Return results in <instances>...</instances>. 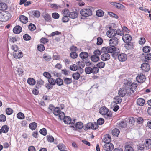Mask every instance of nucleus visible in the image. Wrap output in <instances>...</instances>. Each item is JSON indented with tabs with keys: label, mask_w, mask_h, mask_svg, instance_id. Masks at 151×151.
I'll return each instance as SVG.
<instances>
[{
	"label": "nucleus",
	"mask_w": 151,
	"mask_h": 151,
	"mask_svg": "<svg viewBox=\"0 0 151 151\" xmlns=\"http://www.w3.org/2000/svg\"><path fill=\"white\" fill-rule=\"evenodd\" d=\"M11 17V14L8 11L2 12L0 13V21L2 22L7 21Z\"/></svg>",
	"instance_id": "obj_1"
},
{
	"label": "nucleus",
	"mask_w": 151,
	"mask_h": 151,
	"mask_svg": "<svg viewBox=\"0 0 151 151\" xmlns=\"http://www.w3.org/2000/svg\"><path fill=\"white\" fill-rule=\"evenodd\" d=\"M80 13L82 16L88 17L92 14V11L89 8H84L81 10Z\"/></svg>",
	"instance_id": "obj_2"
},
{
	"label": "nucleus",
	"mask_w": 151,
	"mask_h": 151,
	"mask_svg": "<svg viewBox=\"0 0 151 151\" xmlns=\"http://www.w3.org/2000/svg\"><path fill=\"white\" fill-rule=\"evenodd\" d=\"M123 88L125 91L127 92V95L130 96L132 93H130L131 90V82H128L126 83H124L123 86Z\"/></svg>",
	"instance_id": "obj_3"
},
{
	"label": "nucleus",
	"mask_w": 151,
	"mask_h": 151,
	"mask_svg": "<svg viewBox=\"0 0 151 151\" xmlns=\"http://www.w3.org/2000/svg\"><path fill=\"white\" fill-rule=\"evenodd\" d=\"M117 33V31L115 29H110L106 33V34L109 38L115 36Z\"/></svg>",
	"instance_id": "obj_4"
},
{
	"label": "nucleus",
	"mask_w": 151,
	"mask_h": 151,
	"mask_svg": "<svg viewBox=\"0 0 151 151\" xmlns=\"http://www.w3.org/2000/svg\"><path fill=\"white\" fill-rule=\"evenodd\" d=\"M103 148L106 151H110L113 149L114 146L111 143H107L104 145Z\"/></svg>",
	"instance_id": "obj_5"
},
{
	"label": "nucleus",
	"mask_w": 151,
	"mask_h": 151,
	"mask_svg": "<svg viewBox=\"0 0 151 151\" xmlns=\"http://www.w3.org/2000/svg\"><path fill=\"white\" fill-rule=\"evenodd\" d=\"M118 40L116 37H114L111 39L109 41V43L110 46H114L116 45L118 42Z\"/></svg>",
	"instance_id": "obj_6"
},
{
	"label": "nucleus",
	"mask_w": 151,
	"mask_h": 151,
	"mask_svg": "<svg viewBox=\"0 0 151 151\" xmlns=\"http://www.w3.org/2000/svg\"><path fill=\"white\" fill-rule=\"evenodd\" d=\"M104 49L105 50L106 52L108 53H112L115 52L116 53V48L114 46H110L104 47Z\"/></svg>",
	"instance_id": "obj_7"
},
{
	"label": "nucleus",
	"mask_w": 151,
	"mask_h": 151,
	"mask_svg": "<svg viewBox=\"0 0 151 151\" xmlns=\"http://www.w3.org/2000/svg\"><path fill=\"white\" fill-rule=\"evenodd\" d=\"M146 79L145 76L143 74H140L138 75L136 79L137 81L140 83H143L144 82Z\"/></svg>",
	"instance_id": "obj_8"
},
{
	"label": "nucleus",
	"mask_w": 151,
	"mask_h": 151,
	"mask_svg": "<svg viewBox=\"0 0 151 151\" xmlns=\"http://www.w3.org/2000/svg\"><path fill=\"white\" fill-rule=\"evenodd\" d=\"M13 55L16 58H20L23 55L22 52L20 50L14 52Z\"/></svg>",
	"instance_id": "obj_9"
},
{
	"label": "nucleus",
	"mask_w": 151,
	"mask_h": 151,
	"mask_svg": "<svg viewBox=\"0 0 151 151\" xmlns=\"http://www.w3.org/2000/svg\"><path fill=\"white\" fill-rule=\"evenodd\" d=\"M123 41L125 43L129 42L132 40L131 36L128 34H125L122 37Z\"/></svg>",
	"instance_id": "obj_10"
},
{
	"label": "nucleus",
	"mask_w": 151,
	"mask_h": 151,
	"mask_svg": "<svg viewBox=\"0 0 151 151\" xmlns=\"http://www.w3.org/2000/svg\"><path fill=\"white\" fill-rule=\"evenodd\" d=\"M141 69L144 71L147 72L150 70V65L146 63H144L141 65Z\"/></svg>",
	"instance_id": "obj_11"
},
{
	"label": "nucleus",
	"mask_w": 151,
	"mask_h": 151,
	"mask_svg": "<svg viewBox=\"0 0 151 151\" xmlns=\"http://www.w3.org/2000/svg\"><path fill=\"white\" fill-rule=\"evenodd\" d=\"M118 59L120 61L123 62L125 61L127 58V55L124 53L119 54L118 56Z\"/></svg>",
	"instance_id": "obj_12"
},
{
	"label": "nucleus",
	"mask_w": 151,
	"mask_h": 151,
	"mask_svg": "<svg viewBox=\"0 0 151 151\" xmlns=\"http://www.w3.org/2000/svg\"><path fill=\"white\" fill-rule=\"evenodd\" d=\"M73 128H76L77 129H81L83 127V123L80 122H78L75 124H73L72 126Z\"/></svg>",
	"instance_id": "obj_13"
},
{
	"label": "nucleus",
	"mask_w": 151,
	"mask_h": 151,
	"mask_svg": "<svg viewBox=\"0 0 151 151\" xmlns=\"http://www.w3.org/2000/svg\"><path fill=\"white\" fill-rule=\"evenodd\" d=\"M110 56L109 54L106 53L103 54L101 56V58L103 61H107L110 59Z\"/></svg>",
	"instance_id": "obj_14"
},
{
	"label": "nucleus",
	"mask_w": 151,
	"mask_h": 151,
	"mask_svg": "<svg viewBox=\"0 0 151 151\" xmlns=\"http://www.w3.org/2000/svg\"><path fill=\"white\" fill-rule=\"evenodd\" d=\"M103 141L106 144L110 143L111 141V138L109 135H106L104 136L102 139Z\"/></svg>",
	"instance_id": "obj_15"
},
{
	"label": "nucleus",
	"mask_w": 151,
	"mask_h": 151,
	"mask_svg": "<svg viewBox=\"0 0 151 151\" xmlns=\"http://www.w3.org/2000/svg\"><path fill=\"white\" fill-rule=\"evenodd\" d=\"M22 27L19 25L16 26L13 29V32L15 34H19L22 31Z\"/></svg>",
	"instance_id": "obj_16"
},
{
	"label": "nucleus",
	"mask_w": 151,
	"mask_h": 151,
	"mask_svg": "<svg viewBox=\"0 0 151 151\" xmlns=\"http://www.w3.org/2000/svg\"><path fill=\"white\" fill-rule=\"evenodd\" d=\"M99 111L101 114L104 115L108 112V109L106 107H102L100 109Z\"/></svg>",
	"instance_id": "obj_17"
},
{
	"label": "nucleus",
	"mask_w": 151,
	"mask_h": 151,
	"mask_svg": "<svg viewBox=\"0 0 151 151\" xmlns=\"http://www.w3.org/2000/svg\"><path fill=\"white\" fill-rule=\"evenodd\" d=\"M64 123L66 124H71L72 126V124H74L73 122L71 123V119L70 117L68 116H65L64 118Z\"/></svg>",
	"instance_id": "obj_18"
},
{
	"label": "nucleus",
	"mask_w": 151,
	"mask_h": 151,
	"mask_svg": "<svg viewBox=\"0 0 151 151\" xmlns=\"http://www.w3.org/2000/svg\"><path fill=\"white\" fill-rule=\"evenodd\" d=\"M145 100L144 99L142 98H139L137 100V104L140 106H143L145 103Z\"/></svg>",
	"instance_id": "obj_19"
},
{
	"label": "nucleus",
	"mask_w": 151,
	"mask_h": 151,
	"mask_svg": "<svg viewBox=\"0 0 151 151\" xmlns=\"http://www.w3.org/2000/svg\"><path fill=\"white\" fill-rule=\"evenodd\" d=\"M137 83H131V90L129 92L130 93H133L135 91L136 89L137 88Z\"/></svg>",
	"instance_id": "obj_20"
},
{
	"label": "nucleus",
	"mask_w": 151,
	"mask_h": 151,
	"mask_svg": "<svg viewBox=\"0 0 151 151\" xmlns=\"http://www.w3.org/2000/svg\"><path fill=\"white\" fill-rule=\"evenodd\" d=\"M9 38V42L12 43H14L18 41L20 39L19 37L16 36L14 37L10 36Z\"/></svg>",
	"instance_id": "obj_21"
},
{
	"label": "nucleus",
	"mask_w": 151,
	"mask_h": 151,
	"mask_svg": "<svg viewBox=\"0 0 151 151\" xmlns=\"http://www.w3.org/2000/svg\"><path fill=\"white\" fill-rule=\"evenodd\" d=\"M78 13L76 11L71 12L69 14V17L72 19H75L76 18L78 15Z\"/></svg>",
	"instance_id": "obj_22"
},
{
	"label": "nucleus",
	"mask_w": 151,
	"mask_h": 151,
	"mask_svg": "<svg viewBox=\"0 0 151 151\" xmlns=\"http://www.w3.org/2000/svg\"><path fill=\"white\" fill-rule=\"evenodd\" d=\"M127 93V91H125L123 88L119 90L118 94L122 97L124 96Z\"/></svg>",
	"instance_id": "obj_23"
},
{
	"label": "nucleus",
	"mask_w": 151,
	"mask_h": 151,
	"mask_svg": "<svg viewBox=\"0 0 151 151\" xmlns=\"http://www.w3.org/2000/svg\"><path fill=\"white\" fill-rule=\"evenodd\" d=\"M147 149H148L151 148V139H147L144 144Z\"/></svg>",
	"instance_id": "obj_24"
},
{
	"label": "nucleus",
	"mask_w": 151,
	"mask_h": 151,
	"mask_svg": "<svg viewBox=\"0 0 151 151\" xmlns=\"http://www.w3.org/2000/svg\"><path fill=\"white\" fill-rule=\"evenodd\" d=\"M122 101V98L118 96H116L114 99V102L116 104H120Z\"/></svg>",
	"instance_id": "obj_25"
},
{
	"label": "nucleus",
	"mask_w": 151,
	"mask_h": 151,
	"mask_svg": "<svg viewBox=\"0 0 151 151\" xmlns=\"http://www.w3.org/2000/svg\"><path fill=\"white\" fill-rule=\"evenodd\" d=\"M79 56L82 60L86 59L88 58V54L87 52H82L80 54Z\"/></svg>",
	"instance_id": "obj_26"
},
{
	"label": "nucleus",
	"mask_w": 151,
	"mask_h": 151,
	"mask_svg": "<svg viewBox=\"0 0 151 151\" xmlns=\"http://www.w3.org/2000/svg\"><path fill=\"white\" fill-rule=\"evenodd\" d=\"M55 83H56L57 85L60 86L63 84V81L62 79L58 78L55 80Z\"/></svg>",
	"instance_id": "obj_27"
},
{
	"label": "nucleus",
	"mask_w": 151,
	"mask_h": 151,
	"mask_svg": "<svg viewBox=\"0 0 151 151\" xmlns=\"http://www.w3.org/2000/svg\"><path fill=\"white\" fill-rule=\"evenodd\" d=\"M20 20L23 23H26L28 22V18L22 15L19 18Z\"/></svg>",
	"instance_id": "obj_28"
},
{
	"label": "nucleus",
	"mask_w": 151,
	"mask_h": 151,
	"mask_svg": "<svg viewBox=\"0 0 151 151\" xmlns=\"http://www.w3.org/2000/svg\"><path fill=\"white\" fill-rule=\"evenodd\" d=\"M63 81L64 83L67 85L70 84L72 82V78H64V80Z\"/></svg>",
	"instance_id": "obj_29"
},
{
	"label": "nucleus",
	"mask_w": 151,
	"mask_h": 151,
	"mask_svg": "<svg viewBox=\"0 0 151 151\" xmlns=\"http://www.w3.org/2000/svg\"><path fill=\"white\" fill-rule=\"evenodd\" d=\"M27 82L29 84L32 86L35 85L36 83L35 80L32 78H28L27 80Z\"/></svg>",
	"instance_id": "obj_30"
},
{
	"label": "nucleus",
	"mask_w": 151,
	"mask_h": 151,
	"mask_svg": "<svg viewBox=\"0 0 151 151\" xmlns=\"http://www.w3.org/2000/svg\"><path fill=\"white\" fill-rule=\"evenodd\" d=\"M91 60L94 62H96L99 60V57L98 55H93L91 58Z\"/></svg>",
	"instance_id": "obj_31"
},
{
	"label": "nucleus",
	"mask_w": 151,
	"mask_h": 151,
	"mask_svg": "<svg viewBox=\"0 0 151 151\" xmlns=\"http://www.w3.org/2000/svg\"><path fill=\"white\" fill-rule=\"evenodd\" d=\"M37 126V124L36 123L33 122L29 124V128L32 130H35Z\"/></svg>",
	"instance_id": "obj_32"
},
{
	"label": "nucleus",
	"mask_w": 151,
	"mask_h": 151,
	"mask_svg": "<svg viewBox=\"0 0 151 151\" xmlns=\"http://www.w3.org/2000/svg\"><path fill=\"white\" fill-rule=\"evenodd\" d=\"M112 133L114 136L117 137L120 133V131L118 129L115 128L113 130Z\"/></svg>",
	"instance_id": "obj_33"
},
{
	"label": "nucleus",
	"mask_w": 151,
	"mask_h": 151,
	"mask_svg": "<svg viewBox=\"0 0 151 151\" xmlns=\"http://www.w3.org/2000/svg\"><path fill=\"white\" fill-rule=\"evenodd\" d=\"M43 17L46 21L48 22H50L51 17L50 16L48 13H45L43 15Z\"/></svg>",
	"instance_id": "obj_34"
},
{
	"label": "nucleus",
	"mask_w": 151,
	"mask_h": 151,
	"mask_svg": "<svg viewBox=\"0 0 151 151\" xmlns=\"http://www.w3.org/2000/svg\"><path fill=\"white\" fill-rule=\"evenodd\" d=\"M111 4L112 5L114 6L115 7H116L117 8L119 9H122L123 7V6L122 5V4L119 3H115L114 2H112L111 3Z\"/></svg>",
	"instance_id": "obj_35"
},
{
	"label": "nucleus",
	"mask_w": 151,
	"mask_h": 151,
	"mask_svg": "<svg viewBox=\"0 0 151 151\" xmlns=\"http://www.w3.org/2000/svg\"><path fill=\"white\" fill-rule=\"evenodd\" d=\"M9 129L8 127L6 125L2 126L1 128V131L4 133H7Z\"/></svg>",
	"instance_id": "obj_36"
},
{
	"label": "nucleus",
	"mask_w": 151,
	"mask_h": 151,
	"mask_svg": "<svg viewBox=\"0 0 151 151\" xmlns=\"http://www.w3.org/2000/svg\"><path fill=\"white\" fill-rule=\"evenodd\" d=\"M7 6L6 4L4 3H0V10H6Z\"/></svg>",
	"instance_id": "obj_37"
},
{
	"label": "nucleus",
	"mask_w": 151,
	"mask_h": 151,
	"mask_svg": "<svg viewBox=\"0 0 151 151\" xmlns=\"http://www.w3.org/2000/svg\"><path fill=\"white\" fill-rule=\"evenodd\" d=\"M92 68L89 66L86 67L85 69V72L87 74H90L92 73Z\"/></svg>",
	"instance_id": "obj_38"
},
{
	"label": "nucleus",
	"mask_w": 151,
	"mask_h": 151,
	"mask_svg": "<svg viewBox=\"0 0 151 151\" xmlns=\"http://www.w3.org/2000/svg\"><path fill=\"white\" fill-rule=\"evenodd\" d=\"M105 63L103 62H99L96 65L97 67L99 68H103L105 65Z\"/></svg>",
	"instance_id": "obj_39"
},
{
	"label": "nucleus",
	"mask_w": 151,
	"mask_h": 151,
	"mask_svg": "<svg viewBox=\"0 0 151 151\" xmlns=\"http://www.w3.org/2000/svg\"><path fill=\"white\" fill-rule=\"evenodd\" d=\"M43 58L44 59L47 61L50 60L52 58L51 56L46 54H44L43 55Z\"/></svg>",
	"instance_id": "obj_40"
},
{
	"label": "nucleus",
	"mask_w": 151,
	"mask_h": 151,
	"mask_svg": "<svg viewBox=\"0 0 151 151\" xmlns=\"http://www.w3.org/2000/svg\"><path fill=\"white\" fill-rule=\"evenodd\" d=\"M124 151H134V150L130 145H126L125 146Z\"/></svg>",
	"instance_id": "obj_41"
},
{
	"label": "nucleus",
	"mask_w": 151,
	"mask_h": 151,
	"mask_svg": "<svg viewBox=\"0 0 151 151\" xmlns=\"http://www.w3.org/2000/svg\"><path fill=\"white\" fill-rule=\"evenodd\" d=\"M23 72L22 69L21 68H16L15 72L16 74H17L19 75L20 76L22 74Z\"/></svg>",
	"instance_id": "obj_42"
},
{
	"label": "nucleus",
	"mask_w": 151,
	"mask_h": 151,
	"mask_svg": "<svg viewBox=\"0 0 151 151\" xmlns=\"http://www.w3.org/2000/svg\"><path fill=\"white\" fill-rule=\"evenodd\" d=\"M80 74L78 73H75L72 75V77L75 80H78L80 77Z\"/></svg>",
	"instance_id": "obj_43"
},
{
	"label": "nucleus",
	"mask_w": 151,
	"mask_h": 151,
	"mask_svg": "<svg viewBox=\"0 0 151 151\" xmlns=\"http://www.w3.org/2000/svg\"><path fill=\"white\" fill-rule=\"evenodd\" d=\"M60 112V108L56 107L53 110V114L55 115H58Z\"/></svg>",
	"instance_id": "obj_44"
},
{
	"label": "nucleus",
	"mask_w": 151,
	"mask_h": 151,
	"mask_svg": "<svg viewBox=\"0 0 151 151\" xmlns=\"http://www.w3.org/2000/svg\"><path fill=\"white\" fill-rule=\"evenodd\" d=\"M96 15L98 17H101L104 15V12L101 10H98L96 12Z\"/></svg>",
	"instance_id": "obj_45"
},
{
	"label": "nucleus",
	"mask_w": 151,
	"mask_h": 151,
	"mask_svg": "<svg viewBox=\"0 0 151 151\" xmlns=\"http://www.w3.org/2000/svg\"><path fill=\"white\" fill-rule=\"evenodd\" d=\"M145 147L144 144H139L137 145V148L138 150L142 151Z\"/></svg>",
	"instance_id": "obj_46"
},
{
	"label": "nucleus",
	"mask_w": 151,
	"mask_h": 151,
	"mask_svg": "<svg viewBox=\"0 0 151 151\" xmlns=\"http://www.w3.org/2000/svg\"><path fill=\"white\" fill-rule=\"evenodd\" d=\"M62 14L63 16H69V11L67 9H64L62 11Z\"/></svg>",
	"instance_id": "obj_47"
},
{
	"label": "nucleus",
	"mask_w": 151,
	"mask_h": 151,
	"mask_svg": "<svg viewBox=\"0 0 151 151\" xmlns=\"http://www.w3.org/2000/svg\"><path fill=\"white\" fill-rule=\"evenodd\" d=\"M17 117L20 119H23L24 118L25 116L23 113L19 112L17 114Z\"/></svg>",
	"instance_id": "obj_48"
},
{
	"label": "nucleus",
	"mask_w": 151,
	"mask_h": 151,
	"mask_svg": "<svg viewBox=\"0 0 151 151\" xmlns=\"http://www.w3.org/2000/svg\"><path fill=\"white\" fill-rule=\"evenodd\" d=\"M143 50L145 53L149 52L150 50V47L149 46H145L143 48Z\"/></svg>",
	"instance_id": "obj_49"
},
{
	"label": "nucleus",
	"mask_w": 151,
	"mask_h": 151,
	"mask_svg": "<svg viewBox=\"0 0 151 151\" xmlns=\"http://www.w3.org/2000/svg\"><path fill=\"white\" fill-rule=\"evenodd\" d=\"M33 14L34 17L38 18L40 16V13L39 11L35 10L33 12Z\"/></svg>",
	"instance_id": "obj_50"
},
{
	"label": "nucleus",
	"mask_w": 151,
	"mask_h": 151,
	"mask_svg": "<svg viewBox=\"0 0 151 151\" xmlns=\"http://www.w3.org/2000/svg\"><path fill=\"white\" fill-rule=\"evenodd\" d=\"M57 147L58 149L60 151L63 150L65 149V145L62 144H59L58 145Z\"/></svg>",
	"instance_id": "obj_51"
},
{
	"label": "nucleus",
	"mask_w": 151,
	"mask_h": 151,
	"mask_svg": "<svg viewBox=\"0 0 151 151\" xmlns=\"http://www.w3.org/2000/svg\"><path fill=\"white\" fill-rule=\"evenodd\" d=\"M38 50L40 51H42L45 49V48L43 44H40L37 47Z\"/></svg>",
	"instance_id": "obj_52"
},
{
	"label": "nucleus",
	"mask_w": 151,
	"mask_h": 151,
	"mask_svg": "<svg viewBox=\"0 0 151 151\" xmlns=\"http://www.w3.org/2000/svg\"><path fill=\"white\" fill-rule=\"evenodd\" d=\"M145 58L146 59V61L147 62L149 60H151V54L148 53L145 55Z\"/></svg>",
	"instance_id": "obj_53"
},
{
	"label": "nucleus",
	"mask_w": 151,
	"mask_h": 151,
	"mask_svg": "<svg viewBox=\"0 0 151 151\" xmlns=\"http://www.w3.org/2000/svg\"><path fill=\"white\" fill-rule=\"evenodd\" d=\"M48 83L52 84L53 85H55V80L52 78L50 77L49 79H48Z\"/></svg>",
	"instance_id": "obj_54"
},
{
	"label": "nucleus",
	"mask_w": 151,
	"mask_h": 151,
	"mask_svg": "<svg viewBox=\"0 0 151 151\" xmlns=\"http://www.w3.org/2000/svg\"><path fill=\"white\" fill-rule=\"evenodd\" d=\"M6 112L8 115H10L13 112V110L10 108H7L6 109Z\"/></svg>",
	"instance_id": "obj_55"
},
{
	"label": "nucleus",
	"mask_w": 151,
	"mask_h": 151,
	"mask_svg": "<svg viewBox=\"0 0 151 151\" xmlns=\"http://www.w3.org/2000/svg\"><path fill=\"white\" fill-rule=\"evenodd\" d=\"M39 132L41 134L44 136L46 135L47 134V131L46 129L45 128H43L41 129Z\"/></svg>",
	"instance_id": "obj_56"
},
{
	"label": "nucleus",
	"mask_w": 151,
	"mask_h": 151,
	"mask_svg": "<svg viewBox=\"0 0 151 151\" xmlns=\"http://www.w3.org/2000/svg\"><path fill=\"white\" fill-rule=\"evenodd\" d=\"M70 56L72 58L75 59L77 57L78 55L76 52H73L70 53Z\"/></svg>",
	"instance_id": "obj_57"
},
{
	"label": "nucleus",
	"mask_w": 151,
	"mask_h": 151,
	"mask_svg": "<svg viewBox=\"0 0 151 151\" xmlns=\"http://www.w3.org/2000/svg\"><path fill=\"white\" fill-rule=\"evenodd\" d=\"M104 121L103 119L100 118L97 120V124L98 125H101L104 123Z\"/></svg>",
	"instance_id": "obj_58"
},
{
	"label": "nucleus",
	"mask_w": 151,
	"mask_h": 151,
	"mask_svg": "<svg viewBox=\"0 0 151 151\" xmlns=\"http://www.w3.org/2000/svg\"><path fill=\"white\" fill-rule=\"evenodd\" d=\"M29 29L32 31L34 30L36 28L35 26L32 24H31L28 26Z\"/></svg>",
	"instance_id": "obj_59"
},
{
	"label": "nucleus",
	"mask_w": 151,
	"mask_h": 151,
	"mask_svg": "<svg viewBox=\"0 0 151 151\" xmlns=\"http://www.w3.org/2000/svg\"><path fill=\"white\" fill-rule=\"evenodd\" d=\"M119 127L121 128H124L126 126V123L124 121H121L119 123Z\"/></svg>",
	"instance_id": "obj_60"
},
{
	"label": "nucleus",
	"mask_w": 151,
	"mask_h": 151,
	"mask_svg": "<svg viewBox=\"0 0 151 151\" xmlns=\"http://www.w3.org/2000/svg\"><path fill=\"white\" fill-rule=\"evenodd\" d=\"M23 39L25 40H29L31 39L30 36L28 34H25L23 36Z\"/></svg>",
	"instance_id": "obj_61"
},
{
	"label": "nucleus",
	"mask_w": 151,
	"mask_h": 151,
	"mask_svg": "<svg viewBox=\"0 0 151 151\" xmlns=\"http://www.w3.org/2000/svg\"><path fill=\"white\" fill-rule=\"evenodd\" d=\"M70 68L71 70L74 71L78 69L77 66L75 64H73L71 65L70 67Z\"/></svg>",
	"instance_id": "obj_62"
},
{
	"label": "nucleus",
	"mask_w": 151,
	"mask_h": 151,
	"mask_svg": "<svg viewBox=\"0 0 151 151\" xmlns=\"http://www.w3.org/2000/svg\"><path fill=\"white\" fill-rule=\"evenodd\" d=\"M68 16H63L62 18V21L63 22H66L68 21L69 18Z\"/></svg>",
	"instance_id": "obj_63"
},
{
	"label": "nucleus",
	"mask_w": 151,
	"mask_h": 151,
	"mask_svg": "<svg viewBox=\"0 0 151 151\" xmlns=\"http://www.w3.org/2000/svg\"><path fill=\"white\" fill-rule=\"evenodd\" d=\"M43 75L45 77L48 79L51 77V75L50 73L47 72H44L43 73Z\"/></svg>",
	"instance_id": "obj_64"
}]
</instances>
